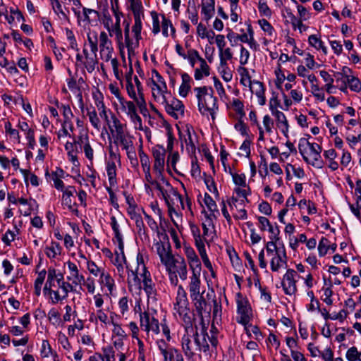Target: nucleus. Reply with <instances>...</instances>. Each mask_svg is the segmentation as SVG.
<instances>
[{
	"mask_svg": "<svg viewBox=\"0 0 361 361\" xmlns=\"http://www.w3.org/2000/svg\"><path fill=\"white\" fill-rule=\"evenodd\" d=\"M185 334L181 338L182 350L185 357L192 359L197 353L209 354L216 348L217 339L216 336H208L206 324L192 322L191 325H185Z\"/></svg>",
	"mask_w": 361,
	"mask_h": 361,
	"instance_id": "f257e3e1",
	"label": "nucleus"
},
{
	"mask_svg": "<svg viewBox=\"0 0 361 361\" xmlns=\"http://www.w3.org/2000/svg\"><path fill=\"white\" fill-rule=\"evenodd\" d=\"M197 99V106L200 113L203 116H212L213 121L218 110L217 98L214 96L212 87L208 86L194 88Z\"/></svg>",
	"mask_w": 361,
	"mask_h": 361,
	"instance_id": "f03ea898",
	"label": "nucleus"
},
{
	"mask_svg": "<svg viewBox=\"0 0 361 361\" xmlns=\"http://www.w3.org/2000/svg\"><path fill=\"white\" fill-rule=\"evenodd\" d=\"M298 149L304 161L317 168H322L323 162L321 159L322 147L317 143H311L307 139L302 137L299 140Z\"/></svg>",
	"mask_w": 361,
	"mask_h": 361,
	"instance_id": "7ed1b4c3",
	"label": "nucleus"
},
{
	"mask_svg": "<svg viewBox=\"0 0 361 361\" xmlns=\"http://www.w3.org/2000/svg\"><path fill=\"white\" fill-rule=\"evenodd\" d=\"M155 86L158 95L155 94L156 90L153 88V96L158 102L164 105L166 111L175 119L183 116L185 106L183 102L176 98H167L161 87L157 84H155Z\"/></svg>",
	"mask_w": 361,
	"mask_h": 361,
	"instance_id": "20e7f679",
	"label": "nucleus"
},
{
	"mask_svg": "<svg viewBox=\"0 0 361 361\" xmlns=\"http://www.w3.org/2000/svg\"><path fill=\"white\" fill-rule=\"evenodd\" d=\"M174 310L178 314L185 325L190 326L192 322L197 320L195 314L190 312L187 293L181 285L178 288Z\"/></svg>",
	"mask_w": 361,
	"mask_h": 361,
	"instance_id": "39448f33",
	"label": "nucleus"
},
{
	"mask_svg": "<svg viewBox=\"0 0 361 361\" xmlns=\"http://www.w3.org/2000/svg\"><path fill=\"white\" fill-rule=\"evenodd\" d=\"M200 285H195L193 287L189 286L190 296L197 313L198 321L197 323L205 324L204 319V313H207L208 315L210 314L211 307H208L207 302L205 298L203 297V293H200Z\"/></svg>",
	"mask_w": 361,
	"mask_h": 361,
	"instance_id": "423d86ee",
	"label": "nucleus"
},
{
	"mask_svg": "<svg viewBox=\"0 0 361 361\" xmlns=\"http://www.w3.org/2000/svg\"><path fill=\"white\" fill-rule=\"evenodd\" d=\"M240 75V83L244 86H250L251 91L253 92L252 88H255V95L258 98V103L263 106L266 103L265 90L262 82L257 80L252 81L248 70L243 66L238 69Z\"/></svg>",
	"mask_w": 361,
	"mask_h": 361,
	"instance_id": "0eeeda50",
	"label": "nucleus"
},
{
	"mask_svg": "<svg viewBox=\"0 0 361 361\" xmlns=\"http://www.w3.org/2000/svg\"><path fill=\"white\" fill-rule=\"evenodd\" d=\"M159 240H155L154 247L156 253L159 255L161 262L164 265L173 256L171 251V247L169 239L165 230L163 232H158Z\"/></svg>",
	"mask_w": 361,
	"mask_h": 361,
	"instance_id": "6e6552de",
	"label": "nucleus"
},
{
	"mask_svg": "<svg viewBox=\"0 0 361 361\" xmlns=\"http://www.w3.org/2000/svg\"><path fill=\"white\" fill-rule=\"evenodd\" d=\"M68 281H64V276L62 273L56 272V280L55 283H57L58 290L54 292V296L51 297V302L55 305L59 302L66 300L70 292H74L75 290L73 283Z\"/></svg>",
	"mask_w": 361,
	"mask_h": 361,
	"instance_id": "1a4fd4ad",
	"label": "nucleus"
},
{
	"mask_svg": "<svg viewBox=\"0 0 361 361\" xmlns=\"http://www.w3.org/2000/svg\"><path fill=\"white\" fill-rule=\"evenodd\" d=\"M128 271V283L130 288L135 287V289L141 290V281L138 277V274L143 271H148L145 264L144 255L139 252L137 255V267L135 270L130 269L128 266H126Z\"/></svg>",
	"mask_w": 361,
	"mask_h": 361,
	"instance_id": "9d476101",
	"label": "nucleus"
},
{
	"mask_svg": "<svg viewBox=\"0 0 361 361\" xmlns=\"http://www.w3.org/2000/svg\"><path fill=\"white\" fill-rule=\"evenodd\" d=\"M168 272H173L179 276L180 279L185 281L188 278L187 264L181 256L174 255L164 264Z\"/></svg>",
	"mask_w": 361,
	"mask_h": 361,
	"instance_id": "9b49d317",
	"label": "nucleus"
},
{
	"mask_svg": "<svg viewBox=\"0 0 361 361\" xmlns=\"http://www.w3.org/2000/svg\"><path fill=\"white\" fill-rule=\"evenodd\" d=\"M152 154L154 159L153 171L156 173L157 178L160 179L166 185H169V182L165 178L162 173L165 161V149L162 147L154 148Z\"/></svg>",
	"mask_w": 361,
	"mask_h": 361,
	"instance_id": "f8f14e48",
	"label": "nucleus"
},
{
	"mask_svg": "<svg viewBox=\"0 0 361 361\" xmlns=\"http://www.w3.org/2000/svg\"><path fill=\"white\" fill-rule=\"evenodd\" d=\"M121 105V109L125 112L135 124L142 125V119L137 113V107L133 102L126 100L121 96L118 90L114 92Z\"/></svg>",
	"mask_w": 361,
	"mask_h": 361,
	"instance_id": "ddd939ff",
	"label": "nucleus"
},
{
	"mask_svg": "<svg viewBox=\"0 0 361 361\" xmlns=\"http://www.w3.org/2000/svg\"><path fill=\"white\" fill-rule=\"evenodd\" d=\"M138 277L141 281V289L143 288L147 294L148 301L152 302L157 301V289L155 283L152 281L151 274L149 271L138 274Z\"/></svg>",
	"mask_w": 361,
	"mask_h": 361,
	"instance_id": "4468645a",
	"label": "nucleus"
},
{
	"mask_svg": "<svg viewBox=\"0 0 361 361\" xmlns=\"http://www.w3.org/2000/svg\"><path fill=\"white\" fill-rule=\"evenodd\" d=\"M296 277H298L296 271L293 269H287L286 274L283 276V281L281 282V286L285 294L293 295L296 293L298 290Z\"/></svg>",
	"mask_w": 361,
	"mask_h": 361,
	"instance_id": "2eb2a0df",
	"label": "nucleus"
},
{
	"mask_svg": "<svg viewBox=\"0 0 361 361\" xmlns=\"http://www.w3.org/2000/svg\"><path fill=\"white\" fill-rule=\"evenodd\" d=\"M99 47L102 59L108 62L112 56L114 48L111 40L104 31L101 32L99 36Z\"/></svg>",
	"mask_w": 361,
	"mask_h": 361,
	"instance_id": "dca6fc26",
	"label": "nucleus"
},
{
	"mask_svg": "<svg viewBox=\"0 0 361 361\" xmlns=\"http://www.w3.org/2000/svg\"><path fill=\"white\" fill-rule=\"evenodd\" d=\"M237 312L240 315V318L238 319V322L246 326L251 320L252 317V309L245 300H238L237 301Z\"/></svg>",
	"mask_w": 361,
	"mask_h": 361,
	"instance_id": "f3484780",
	"label": "nucleus"
},
{
	"mask_svg": "<svg viewBox=\"0 0 361 361\" xmlns=\"http://www.w3.org/2000/svg\"><path fill=\"white\" fill-rule=\"evenodd\" d=\"M169 188L167 195L163 196L166 205H172V206H178V204H180L183 209H184V203L182 195L178 192V190L171 186L169 183V185H166Z\"/></svg>",
	"mask_w": 361,
	"mask_h": 361,
	"instance_id": "a211bd4d",
	"label": "nucleus"
},
{
	"mask_svg": "<svg viewBox=\"0 0 361 361\" xmlns=\"http://www.w3.org/2000/svg\"><path fill=\"white\" fill-rule=\"evenodd\" d=\"M270 267L274 272H277L281 268L287 267V255L284 247H282V250L277 251L276 255L272 256Z\"/></svg>",
	"mask_w": 361,
	"mask_h": 361,
	"instance_id": "6ab92c4d",
	"label": "nucleus"
},
{
	"mask_svg": "<svg viewBox=\"0 0 361 361\" xmlns=\"http://www.w3.org/2000/svg\"><path fill=\"white\" fill-rule=\"evenodd\" d=\"M190 269L192 271V276L190 278L189 286L192 287L195 285L201 284L200 273L202 270L201 262L197 257L188 261Z\"/></svg>",
	"mask_w": 361,
	"mask_h": 361,
	"instance_id": "aec40b11",
	"label": "nucleus"
},
{
	"mask_svg": "<svg viewBox=\"0 0 361 361\" xmlns=\"http://www.w3.org/2000/svg\"><path fill=\"white\" fill-rule=\"evenodd\" d=\"M133 138V136L124 130L115 134L114 142L117 145H120L123 150L127 151L134 147Z\"/></svg>",
	"mask_w": 361,
	"mask_h": 361,
	"instance_id": "412c9836",
	"label": "nucleus"
},
{
	"mask_svg": "<svg viewBox=\"0 0 361 361\" xmlns=\"http://www.w3.org/2000/svg\"><path fill=\"white\" fill-rule=\"evenodd\" d=\"M75 193H76V190L73 186H68L63 190L62 204L66 206L71 212L77 214L78 210L74 207L76 204L72 200Z\"/></svg>",
	"mask_w": 361,
	"mask_h": 361,
	"instance_id": "4be33fe9",
	"label": "nucleus"
},
{
	"mask_svg": "<svg viewBox=\"0 0 361 361\" xmlns=\"http://www.w3.org/2000/svg\"><path fill=\"white\" fill-rule=\"evenodd\" d=\"M115 258L113 261L114 264L116 267L118 274L123 276L124 274V264H126V258L124 254V243L121 245L118 244V250L115 251Z\"/></svg>",
	"mask_w": 361,
	"mask_h": 361,
	"instance_id": "5701e85b",
	"label": "nucleus"
},
{
	"mask_svg": "<svg viewBox=\"0 0 361 361\" xmlns=\"http://www.w3.org/2000/svg\"><path fill=\"white\" fill-rule=\"evenodd\" d=\"M55 280L56 269L53 267H49L47 271V279L43 291L44 294L49 295L50 298L53 297L52 295L54 296V292H56V290H54V288L56 287Z\"/></svg>",
	"mask_w": 361,
	"mask_h": 361,
	"instance_id": "b1692460",
	"label": "nucleus"
},
{
	"mask_svg": "<svg viewBox=\"0 0 361 361\" xmlns=\"http://www.w3.org/2000/svg\"><path fill=\"white\" fill-rule=\"evenodd\" d=\"M272 115L275 117L276 125L286 137H288L289 124L285 114L280 111H275Z\"/></svg>",
	"mask_w": 361,
	"mask_h": 361,
	"instance_id": "393cba45",
	"label": "nucleus"
},
{
	"mask_svg": "<svg viewBox=\"0 0 361 361\" xmlns=\"http://www.w3.org/2000/svg\"><path fill=\"white\" fill-rule=\"evenodd\" d=\"M138 154L140 159L141 166L145 173V180L151 179L152 176L150 173V161L149 157L144 152L142 146L140 145L138 149Z\"/></svg>",
	"mask_w": 361,
	"mask_h": 361,
	"instance_id": "a878e982",
	"label": "nucleus"
},
{
	"mask_svg": "<svg viewBox=\"0 0 361 361\" xmlns=\"http://www.w3.org/2000/svg\"><path fill=\"white\" fill-rule=\"evenodd\" d=\"M204 0H202V14L204 16V19L206 21L209 20L215 11V1L214 0H209L208 2L204 3Z\"/></svg>",
	"mask_w": 361,
	"mask_h": 361,
	"instance_id": "bb28decb",
	"label": "nucleus"
},
{
	"mask_svg": "<svg viewBox=\"0 0 361 361\" xmlns=\"http://www.w3.org/2000/svg\"><path fill=\"white\" fill-rule=\"evenodd\" d=\"M200 68H196L195 71L194 77L197 80H202L204 76L207 77L210 74V68L204 59L200 60Z\"/></svg>",
	"mask_w": 361,
	"mask_h": 361,
	"instance_id": "cd10ccee",
	"label": "nucleus"
},
{
	"mask_svg": "<svg viewBox=\"0 0 361 361\" xmlns=\"http://www.w3.org/2000/svg\"><path fill=\"white\" fill-rule=\"evenodd\" d=\"M106 173L110 185L114 186L116 185V166L114 161L109 160L107 161Z\"/></svg>",
	"mask_w": 361,
	"mask_h": 361,
	"instance_id": "c85d7f7f",
	"label": "nucleus"
},
{
	"mask_svg": "<svg viewBox=\"0 0 361 361\" xmlns=\"http://www.w3.org/2000/svg\"><path fill=\"white\" fill-rule=\"evenodd\" d=\"M192 233L195 239V245L197 250L201 249L202 247H205L204 242L209 243L207 238H204L202 235L200 234V228L196 226H191Z\"/></svg>",
	"mask_w": 361,
	"mask_h": 361,
	"instance_id": "c756f323",
	"label": "nucleus"
},
{
	"mask_svg": "<svg viewBox=\"0 0 361 361\" xmlns=\"http://www.w3.org/2000/svg\"><path fill=\"white\" fill-rule=\"evenodd\" d=\"M152 315L148 312H140V322L141 329L147 334L150 331Z\"/></svg>",
	"mask_w": 361,
	"mask_h": 361,
	"instance_id": "7c9ffc66",
	"label": "nucleus"
},
{
	"mask_svg": "<svg viewBox=\"0 0 361 361\" xmlns=\"http://www.w3.org/2000/svg\"><path fill=\"white\" fill-rule=\"evenodd\" d=\"M61 252V247L56 242H51V245L45 248V254L50 259L56 258Z\"/></svg>",
	"mask_w": 361,
	"mask_h": 361,
	"instance_id": "2f4dec72",
	"label": "nucleus"
},
{
	"mask_svg": "<svg viewBox=\"0 0 361 361\" xmlns=\"http://www.w3.org/2000/svg\"><path fill=\"white\" fill-rule=\"evenodd\" d=\"M339 90L343 92H347L348 75H344L342 73L336 72L334 75Z\"/></svg>",
	"mask_w": 361,
	"mask_h": 361,
	"instance_id": "473e14b6",
	"label": "nucleus"
},
{
	"mask_svg": "<svg viewBox=\"0 0 361 361\" xmlns=\"http://www.w3.org/2000/svg\"><path fill=\"white\" fill-rule=\"evenodd\" d=\"M110 224L112 228V230L114 232L115 238L118 244H121V245H122V244L123 243V235L119 229V224L114 216H111Z\"/></svg>",
	"mask_w": 361,
	"mask_h": 361,
	"instance_id": "72a5a7b5",
	"label": "nucleus"
},
{
	"mask_svg": "<svg viewBox=\"0 0 361 361\" xmlns=\"http://www.w3.org/2000/svg\"><path fill=\"white\" fill-rule=\"evenodd\" d=\"M181 355L182 354L179 350L172 346L161 353V355L164 357V361H174L177 359L178 355Z\"/></svg>",
	"mask_w": 361,
	"mask_h": 361,
	"instance_id": "f704fd0d",
	"label": "nucleus"
},
{
	"mask_svg": "<svg viewBox=\"0 0 361 361\" xmlns=\"http://www.w3.org/2000/svg\"><path fill=\"white\" fill-rule=\"evenodd\" d=\"M98 63L97 54H94L92 53V56L90 57H86L85 60L82 61V64L85 66L87 71L90 73H92L96 68L97 64Z\"/></svg>",
	"mask_w": 361,
	"mask_h": 361,
	"instance_id": "c9c22d12",
	"label": "nucleus"
},
{
	"mask_svg": "<svg viewBox=\"0 0 361 361\" xmlns=\"http://www.w3.org/2000/svg\"><path fill=\"white\" fill-rule=\"evenodd\" d=\"M99 282L107 287L110 293L112 292L114 287V280L109 273L102 271L99 277Z\"/></svg>",
	"mask_w": 361,
	"mask_h": 361,
	"instance_id": "e433bc0d",
	"label": "nucleus"
},
{
	"mask_svg": "<svg viewBox=\"0 0 361 361\" xmlns=\"http://www.w3.org/2000/svg\"><path fill=\"white\" fill-rule=\"evenodd\" d=\"M130 8L134 18H143V6L140 0H130Z\"/></svg>",
	"mask_w": 361,
	"mask_h": 361,
	"instance_id": "4c0bfd02",
	"label": "nucleus"
},
{
	"mask_svg": "<svg viewBox=\"0 0 361 361\" xmlns=\"http://www.w3.org/2000/svg\"><path fill=\"white\" fill-rule=\"evenodd\" d=\"M309 44L314 47L316 49L322 51L324 54H326L327 49L325 46H324L323 42L316 35H311L308 38Z\"/></svg>",
	"mask_w": 361,
	"mask_h": 361,
	"instance_id": "58836bf2",
	"label": "nucleus"
},
{
	"mask_svg": "<svg viewBox=\"0 0 361 361\" xmlns=\"http://www.w3.org/2000/svg\"><path fill=\"white\" fill-rule=\"evenodd\" d=\"M142 18H134L135 23L132 27V32L135 38V46H138L139 40L141 39Z\"/></svg>",
	"mask_w": 361,
	"mask_h": 361,
	"instance_id": "ea45409f",
	"label": "nucleus"
},
{
	"mask_svg": "<svg viewBox=\"0 0 361 361\" xmlns=\"http://www.w3.org/2000/svg\"><path fill=\"white\" fill-rule=\"evenodd\" d=\"M123 24L125 25V28H124L125 43L128 48V53H130L136 47L135 42H133L132 41V39H130V23L124 21Z\"/></svg>",
	"mask_w": 361,
	"mask_h": 361,
	"instance_id": "a19ab883",
	"label": "nucleus"
},
{
	"mask_svg": "<svg viewBox=\"0 0 361 361\" xmlns=\"http://www.w3.org/2000/svg\"><path fill=\"white\" fill-rule=\"evenodd\" d=\"M321 77L323 78L324 81L326 82L325 90L326 91L331 94L332 92L331 90L333 88V83L334 82V78L326 71H321L319 72Z\"/></svg>",
	"mask_w": 361,
	"mask_h": 361,
	"instance_id": "79ce46f5",
	"label": "nucleus"
},
{
	"mask_svg": "<svg viewBox=\"0 0 361 361\" xmlns=\"http://www.w3.org/2000/svg\"><path fill=\"white\" fill-rule=\"evenodd\" d=\"M87 116L89 117L90 122L91 125L98 131L100 130L101 128V122L99 118L97 115V111L94 109L92 111H87Z\"/></svg>",
	"mask_w": 361,
	"mask_h": 361,
	"instance_id": "37998d69",
	"label": "nucleus"
},
{
	"mask_svg": "<svg viewBox=\"0 0 361 361\" xmlns=\"http://www.w3.org/2000/svg\"><path fill=\"white\" fill-rule=\"evenodd\" d=\"M147 183L145 184V188L147 192L149 190H152L150 188V185H152L161 192L162 197L167 195L168 190H164L157 180H155L151 178V179H149V180H147Z\"/></svg>",
	"mask_w": 361,
	"mask_h": 361,
	"instance_id": "c03bdc74",
	"label": "nucleus"
},
{
	"mask_svg": "<svg viewBox=\"0 0 361 361\" xmlns=\"http://www.w3.org/2000/svg\"><path fill=\"white\" fill-rule=\"evenodd\" d=\"M87 41L90 46L91 51L96 54L98 51V42L99 37L96 32H92L87 34Z\"/></svg>",
	"mask_w": 361,
	"mask_h": 361,
	"instance_id": "a18cd8bd",
	"label": "nucleus"
},
{
	"mask_svg": "<svg viewBox=\"0 0 361 361\" xmlns=\"http://www.w3.org/2000/svg\"><path fill=\"white\" fill-rule=\"evenodd\" d=\"M204 202L208 209L212 213V216H215L214 212L219 214L217 205L215 201L209 194H204ZM210 216H212V214Z\"/></svg>",
	"mask_w": 361,
	"mask_h": 361,
	"instance_id": "49530a36",
	"label": "nucleus"
},
{
	"mask_svg": "<svg viewBox=\"0 0 361 361\" xmlns=\"http://www.w3.org/2000/svg\"><path fill=\"white\" fill-rule=\"evenodd\" d=\"M345 357L348 361H361V352L353 346L347 350Z\"/></svg>",
	"mask_w": 361,
	"mask_h": 361,
	"instance_id": "de8ad7c7",
	"label": "nucleus"
},
{
	"mask_svg": "<svg viewBox=\"0 0 361 361\" xmlns=\"http://www.w3.org/2000/svg\"><path fill=\"white\" fill-rule=\"evenodd\" d=\"M220 64L221 66H227V61L233 58V54L230 48H226L219 51Z\"/></svg>",
	"mask_w": 361,
	"mask_h": 361,
	"instance_id": "09e8293b",
	"label": "nucleus"
},
{
	"mask_svg": "<svg viewBox=\"0 0 361 361\" xmlns=\"http://www.w3.org/2000/svg\"><path fill=\"white\" fill-rule=\"evenodd\" d=\"M186 59H188L192 67H194L197 61L200 62V60L203 59L199 54L198 51L195 49H191L188 51L186 55Z\"/></svg>",
	"mask_w": 361,
	"mask_h": 361,
	"instance_id": "8fccbe9b",
	"label": "nucleus"
},
{
	"mask_svg": "<svg viewBox=\"0 0 361 361\" xmlns=\"http://www.w3.org/2000/svg\"><path fill=\"white\" fill-rule=\"evenodd\" d=\"M330 242L329 240L325 238L322 237L318 245V252L320 257H323L326 255L328 250H329Z\"/></svg>",
	"mask_w": 361,
	"mask_h": 361,
	"instance_id": "3c124183",
	"label": "nucleus"
},
{
	"mask_svg": "<svg viewBox=\"0 0 361 361\" xmlns=\"http://www.w3.org/2000/svg\"><path fill=\"white\" fill-rule=\"evenodd\" d=\"M258 10L260 16L270 18L272 16V11L267 3L264 1H259L258 4Z\"/></svg>",
	"mask_w": 361,
	"mask_h": 361,
	"instance_id": "603ef678",
	"label": "nucleus"
},
{
	"mask_svg": "<svg viewBox=\"0 0 361 361\" xmlns=\"http://www.w3.org/2000/svg\"><path fill=\"white\" fill-rule=\"evenodd\" d=\"M348 86L350 90L359 92L361 91V82L359 79L355 76H348Z\"/></svg>",
	"mask_w": 361,
	"mask_h": 361,
	"instance_id": "864d4df0",
	"label": "nucleus"
},
{
	"mask_svg": "<svg viewBox=\"0 0 361 361\" xmlns=\"http://www.w3.org/2000/svg\"><path fill=\"white\" fill-rule=\"evenodd\" d=\"M259 25L262 30L266 32L269 36H272L274 32V28L268 22L267 19L262 18L258 20Z\"/></svg>",
	"mask_w": 361,
	"mask_h": 361,
	"instance_id": "5fc2aeb1",
	"label": "nucleus"
},
{
	"mask_svg": "<svg viewBox=\"0 0 361 361\" xmlns=\"http://www.w3.org/2000/svg\"><path fill=\"white\" fill-rule=\"evenodd\" d=\"M87 269L94 276H100L101 273L104 271V269L99 267L94 261H87Z\"/></svg>",
	"mask_w": 361,
	"mask_h": 361,
	"instance_id": "6e6d98bb",
	"label": "nucleus"
},
{
	"mask_svg": "<svg viewBox=\"0 0 361 361\" xmlns=\"http://www.w3.org/2000/svg\"><path fill=\"white\" fill-rule=\"evenodd\" d=\"M48 319L54 325H59L61 322V314L57 310L51 308L48 312Z\"/></svg>",
	"mask_w": 361,
	"mask_h": 361,
	"instance_id": "4d7b16f0",
	"label": "nucleus"
},
{
	"mask_svg": "<svg viewBox=\"0 0 361 361\" xmlns=\"http://www.w3.org/2000/svg\"><path fill=\"white\" fill-rule=\"evenodd\" d=\"M109 112L111 114V118L113 123V127L115 128L116 133H118L121 131L124 130L125 126L121 123L120 120L116 116V115L109 109Z\"/></svg>",
	"mask_w": 361,
	"mask_h": 361,
	"instance_id": "13d9d810",
	"label": "nucleus"
},
{
	"mask_svg": "<svg viewBox=\"0 0 361 361\" xmlns=\"http://www.w3.org/2000/svg\"><path fill=\"white\" fill-rule=\"evenodd\" d=\"M66 35L69 42L70 48L77 51H79L78 46L73 31L70 29H66Z\"/></svg>",
	"mask_w": 361,
	"mask_h": 361,
	"instance_id": "bf43d9fd",
	"label": "nucleus"
},
{
	"mask_svg": "<svg viewBox=\"0 0 361 361\" xmlns=\"http://www.w3.org/2000/svg\"><path fill=\"white\" fill-rule=\"evenodd\" d=\"M103 351V361H114L115 355L114 350L111 346H108L102 348Z\"/></svg>",
	"mask_w": 361,
	"mask_h": 361,
	"instance_id": "052dcab7",
	"label": "nucleus"
},
{
	"mask_svg": "<svg viewBox=\"0 0 361 361\" xmlns=\"http://www.w3.org/2000/svg\"><path fill=\"white\" fill-rule=\"evenodd\" d=\"M5 130L6 133L9 134L18 142H20V136L19 135V132L16 129H13L11 127V123L9 121H7L5 123Z\"/></svg>",
	"mask_w": 361,
	"mask_h": 361,
	"instance_id": "680f3d73",
	"label": "nucleus"
},
{
	"mask_svg": "<svg viewBox=\"0 0 361 361\" xmlns=\"http://www.w3.org/2000/svg\"><path fill=\"white\" fill-rule=\"evenodd\" d=\"M66 264L68 266L71 274V276H67V280L71 281L75 276H78V274H79V269L77 265L70 260L66 262Z\"/></svg>",
	"mask_w": 361,
	"mask_h": 361,
	"instance_id": "e2e57ef3",
	"label": "nucleus"
},
{
	"mask_svg": "<svg viewBox=\"0 0 361 361\" xmlns=\"http://www.w3.org/2000/svg\"><path fill=\"white\" fill-rule=\"evenodd\" d=\"M232 178L234 183L238 186L243 188L247 187L246 178L244 173H232Z\"/></svg>",
	"mask_w": 361,
	"mask_h": 361,
	"instance_id": "0e129e2a",
	"label": "nucleus"
},
{
	"mask_svg": "<svg viewBox=\"0 0 361 361\" xmlns=\"http://www.w3.org/2000/svg\"><path fill=\"white\" fill-rule=\"evenodd\" d=\"M61 108L63 109V116L64 118L63 123L67 124V123H71V121L73 116V114L68 105H61Z\"/></svg>",
	"mask_w": 361,
	"mask_h": 361,
	"instance_id": "69168bd1",
	"label": "nucleus"
},
{
	"mask_svg": "<svg viewBox=\"0 0 361 361\" xmlns=\"http://www.w3.org/2000/svg\"><path fill=\"white\" fill-rule=\"evenodd\" d=\"M151 16L152 18V32L156 35L160 32V25L158 13L156 11L151 12Z\"/></svg>",
	"mask_w": 361,
	"mask_h": 361,
	"instance_id": "338daca9",
	"label": "nucleus"
},
{
	"mask_svg": "<svg viewBox=\"0 0 361 361\" xmlns=\"http://www.w3.org/2000/svg\"><path fill=\"white\" fill-rule=\"evenodd\" d=\"M232 106L233 107L235 112L239 114L240 116H245L244 111V104L243 102H241L238 99H233L232 102Z\"/></svg>",
	"mask_w": 361,
	"mask_h": 361,
	"instance_id": "774afa93",
	"label": "nucleus"
}]
</instances>
